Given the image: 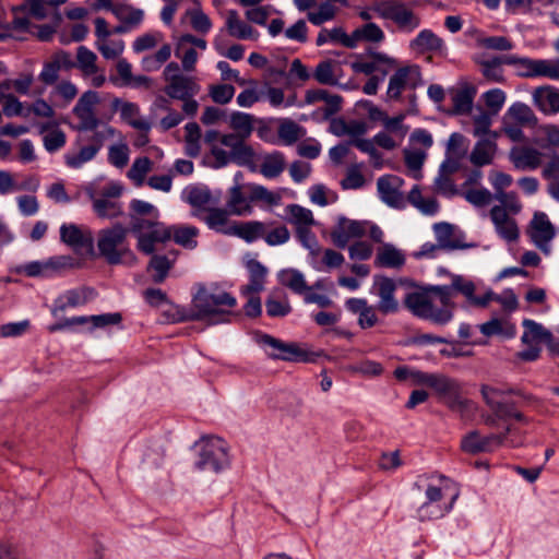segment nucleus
I'll return each mask as SVG.
<instances>
[{
  "label": "nucleus",
  "mask_w": 559,
  "mask_h": 559,
  "mask_svg": "<svg viewBox=\"0 0 559 559\" xmlns=\"http://www.w3.org/2000/svg\"><path fill=\"white\" fill-rule=\"evenodd\" d=\"M237 306L236 298L221 289L211 290L200 286L193 295L189 308L177 310L176 321H203L209 325L230 322L231 309Z\"/></svg>",
  "instance_id": "nucleus-1"
},
{
  "label": "nucleus",
  "mask_w": 559,
  "mask_h": 559,
  "mask_svg": "<svg viewBox=\"0 0 559 559\" xmlns=\"http://www.w3.org/2000/svg\"><path fill=\"white\" fill-rule=\"evenodd\" d=\"M197 452L194 467L201 472L219 474L230 465L226 442L215 436L202 437L193 445Z\"/></svg>",
  "instance_id": "nucleus-2"
},
{
  "label": "nucleus",
  "mask_w": 559,
  "mask_h": 559,
  "mask_svg": "<svg viewBox=\"0 0 559 559\" xmlns=\"http://www.w3.org/2000/svg\"><path fill=\"white\" fill-rule=\"evenodd\" d=\"M131 233L130 227L116 223L111 227L100 229L97 236V248L99 255L110 265L122 263L127 257L133 253L127 241Z\"/></svg>",
  "instance_id": "nucleus-3"
},
{
  "label": "nucleus",
  "mask_w": 559,
  "mask_h": 559,
  "mask_svg": "<svg viewBox=\"0 0 559 559\" xmlns=\"http://www.w3.org/2000/svg\"><path fill=\"white\" fill-rule=\"evenodd\" d=\"M130 229L138 240L136 249L146 255L155 253L158 243L170 240L168 226L158 219L131 216Z\"/></svg>",
  "instance_id": "nucleus-4"
},
{
  "label": "nucleus",
  "mask_w": 559,
  "mask_h": 559,
  "mask_svg": "<svg viewBox=\"0 0 559 559\" xmlns=\"http://www.w3.org/2000/svg\"><path fill=\"white\" fill-rule=\"evenodd\" d=\"M257 343L264 349L266 356L273 360L290 362H313L319 354L301 348L297 343L284 342L267 333H259Z\"/></svg>",
  "instance_id": "nucleus-5"
},
{
  "label": "nucleus",
  "mask_w": 559,
  "mask_h": 559,
  "mask_svg": "<svg viewBox=\"0 0 559 559\" xmlns=\"http://www.w3.org/2000/svg\"><path fill=\"white\" fill-rule=\"evenodd\" d=\"M538 118L533 109L521 102L513 103L502 117L501 132L512 142H523L525 134L523 128H535Z\"/></svg>",
  "instance_id": "nucleus-6"
},
{
  "label": "nucleus",
  "mask_w": 559,
  "mask_h": 559,
  "mask_svg": "<svg viewBox=\"0 0 559 559\" xmlns=\"http://www.w3.org/2000/svg\"><path fill=\"white\" fill-rule=\"evenodd\" d=\"M405 307L415 316L429 320L435 324L444 325L451 321V313L447 309H436L428 292H411L405 295Z\"/></svg>",
  "instance_id": "nucleus-7"
},
{
  "label": "nucleus",
  "mask_w": 559,
  "mask_h": 559,
  "mask_svg": "<svg viewBox=\"0 0 559 559\" xmlns=\"http://www.w3.org/2000/svg\"><path fill=\"white\" fill-rule=\"evenodd\" d=\"M508 66H513L521 78H548L559 80V59H531L527 57L508 56Z\"/></svg>",
  "instance_id": "nucleus-8"
},
{
  "label": "nucleus",
  "mask_w": 559,
  "mask_h": 559,
  "mask_svg": "<svg viewBox=\"0 0 559 559\" xmlns=\"http://www.w3.org/2000/svg\"><path fill=\"white\" fill-rule=\"evenodd\" d=\"M372 9L381 19L393 21L403 32L412 33L420 25L419 16L403 2L383 0L376 3Z\"/></svg>",
  "instance_id": "nucleus-9"
},
{
  "label": "nucleus",
  "mask_w": 559,
  "mask_h": 559,
  "mask_svg": "<svg viewBox=\"0 0 559 559\" xmlns=\"http://www.w3.org/2000/svg\"><path fill=\"white\" fill-rule=\"evenodd\" d=\"M106 134L103 131H95L88 138L79 134L74 141L76 152H68L64 155V163L73 169L81 168L85 163L95 158L104 146Z\"/></svg>",
  "instance_id": "nucleus-10"
},
{
  "label": "nucleus",
  "mask_w": 559,
  "mask_h": 559,
  "mask_svg": "<svg viewBox=\"0 0 559 559\" xmlns=\"http://www.w3.org/2000/svg\"><path fill=\"white\" fill-rule=\"evenodd\" d=\"M100 103V97L96 91L88 90L78 99L72 109L73 115L79 119L74 128L78 132L97 131L100 120L96 114V106Z\"/></svg>",
  "instance_id": "nucleus-11"
},
{
  "label": "nucleus",
  "mask_w": 559,
  "mask_h": 559,
  "mask_svg": "<svg viewBox=\"0 0 559 559\" xmlns=\"http://www.w3.org/2000/svg\"><path fill=\"white\" fill-rule=\"evenodd\" d=\"M480 393L486 405L496 415V417L501 420L508 419V414L514 405L513 402L506 401L504 396L513 394L526 399V396L522 394L520 390L508 385L495 386L489 384H481Z\"/></svg>",
  "instance_id": "nucleus-12"
},
{
  "label": "nucleus",
  "mask_w": 559,
  "mask_h": 559,
  "mask_svg": "<svg viewBox=\"0 0 559 559\" xmlns=\"http://www.w3.org/2000/svg\"><path fill=\"white\" fill-rule=\"evenodd\" d=\"M421 84V73L418 66H406L399 68L389 80L386 97L389 99H400L405 87L415 90Z\"/></svg>",
  "instance_id": "nucleus-13"
},
{
  "label": "nucleus",
  "mask_w": 559,
  "mask_h": 559,
  "mask_svg": "<svg viewBox=\"0 0 559 559\" xmlns=\"http://www.w3.org/2000/svg\"><path fill=\"white\" fill-rule=\"evenodd\" d=\"M60 240L78 253L94 254V237L90 229H82L75 224H62Z\"/></svg>",
  "instance_id": "nucleus-14"
},
{
  "label": "nucleus",
  "mask_w": 559,
  "mask_h": 559,
  "mask_svg": "<svg viewBox=\"0 0 559 559\" xmlns=\"http://www.w3.org/2000/svg\"><path fill=\"white\" fill-rule=\"evenodd\" d=\"M456 498L457 495L448 497L443 491H427V500L418 509L419 519L426 521L444 516L452 509Z\"/></svg>",
  "instance_id": "nucleus-15"
},
{
  "label": "nucleus",
  "mask_w": 559,
  "mask_h": 559,
  "mask_svg": "<svg viewBox=\"0 0 559 559\" xmlns=\"http://www.w3.org/2000/svg\"><path fill=\"white\" fill-rule=\"evenodd\" d=\"M373 289L379 297L377 309L382 314L396 313L400 310L399 300L395 298L397 285L394 280L386 276H376Z\"/></svg>",
  "instance_id": "nucleus-16"
},
{
  "label": "nucleus",
  "mask_w": 559,
  "mask_h": 559,
  "mask_svg": "<svg viewBox=\"0 0 559 559\" xmlns=\"http://www.w3.org/2000/svg\"><path fill=\"white\" fill-rule=\"evenodd\" d=\"M369 222L365 221H353L346 217H340L337 224L331 231V238L333 243L344 249L349 240L354 238H361L368 230Z\"/></svg>",
  "instance_id": "nucleus-17"
},
{
  "label": "nucleus",
  "mask_w": 559,
  "mask_h": 559,
  "mask_svg": "<svg viewBox=\"0 0 559 559\" xmlns=\"http://www.w3.org/2000/svg\"><path fill=\"white\" fill-rule=\"evenodd\" d=\"M228 209L217 207L215 205L206 209L204 213L192 212V216L202 221L209 229L215 233L231 236L234 231V223H230Z\"/></svg>",
  "instance_id": "nucleus-18"
},
{
  "label": "nucleus",
  "mask_w": 559,
  "mask_h": 559,
  "mask_svg": "<svg viewBox=\"0 0 559 559\" xmlns=\"http://www.w3.org/2000/svg\"><path fill=\"white\" fill-rule=\"evenodd\" d=\"M403 179L394 175H384L378 178L377 189L380 199L391 207L402 209L405 206V199L400 191Z\"/></svg>",
  "instance_id": "nucleus-19"
},
{
  "label": "nucleus",
  "mask_w": 559,
  "mask_h": 559,
  "mask_svg": "<svg viewBox=\"0 0 559 559\" xmlns=\"http://www.w3.org/2000/svg\"><path fill=\"white\" fill-rule=\"evenodd\" d=\"M452 285L454 293L457 292L462 294L466 298L468 305L474 307L485 308L491 300H500V297L497 296L491 289H488L483 296H476L475 284L462 275H453Z\"/></svg>",
  "instance_id": "nucleus-20"
},
{
  "label": "nucleus",
  "mask_w": 559,
  "mask_h": 559,
  "mask_svg": "<svg viewBox=\"0 0 559 559\" xmlns=\"http://www.w3.org/2000/svg\"><path fill=\"white\" fill-rule=\"evenodd\" d=\"M555 234V228L548 216L543 212H536L531 222V239L536 247L548 253V245L554 239Z\"/></svg>",
  "instance_id": "nucleus-21"
},
{
  "label": "nucleus",
  "mask_w": 559,
  "mask_h": 559,
  "mask_svg": "<svg viewBox=\"0 0 559 559\" xmlns=\"http://www.w3.org/2000/svg\"><path fill=\"white\" fill-rule=\"evenodd\" d=\"M502 439L503 436H496V433L483 437L478 431H472L462 439L461 447L466 453L471 454L492 452L502 447Z\"/></svg>",
  "instance_id": "nucleus-22"
},
{
  "label": "nucleus",
  "mask_w": 559,
  "mask_h": 559,
  "mask_svg": "<svg viewBox=\"0 0 559 559\" xmlns=\"http://www.w3.org/2000/svg\"><path fill=\"white\" fill-rule=\"evenodd\" d=\"M201 91V86L194 76L180 75L170 78L164 87L165 94L173 99H185L195 97Z\"/></svg>",
  "instance_id": "nucleus-23"
},
{
  "label": "nucleus",
  "mask_w": 559,
  "mask_h": 559,
  "mask_svg": "<svg viewBox=\"0 0 559 559\" xmlns=\"http://www.w3.org/2000/svg\"><path fill=\"white\" fill-rule=\"evenodd\" d=\"M490 218L495 225L497 234L508 242L516 241L519 238V228L515 219L511 218L507 211L495 205L490 210Z\"/></svg>",
  "instance_id": "nucleus-24"
},
{
  "label": "nucleus",
  "mask_w": 559,
  "mask_h": 559,
  "mask_svg": "<svg viewBox=\"0 0 559 559\" xmlns=\"http://www.w3.org/2000/svg\"><path fill=\"white\" fill-rule=\"evenodd\" d=\"M430 388H432L450 407L462 404L461 386L456 380L436 373Z\"/></svg>",
  "instance_id": "nucleus-25"
},
{
  "label": "nucleus",
  "mask_w": 559,
  "mask_h": 559,
  "mask_svg": "<svg viewBox=\"0 0 559 559\" xmlns=\"http://www.w3.org/2000/svg\"><path fill=\"white\" fill-rule=\"evenodd\" d=\"M96 296V292L92 287H81L69 289L55 301L52 314L57 316L60 311H64L67 308H74L81 305H85Z\"/></svg>",
  "instance_id": "nucleus-26"
},
{
  "label": "nucleus",
  "mask_w": 559,
  "mask_h": 559,
  "mask_svg": "<svg viewBox=\"0 0 559 559\" xmlns=\"http://www.w3.org/2000/svg\"><path fill=\"white\" fill-rule=\"evenodd\" d=\"M534 106L546 116L559 112V88L546 85L536 87L532 94Z\"/></svg>",
  "instance_id": "nucleus-27"
},
{
  "label": "nucleus",
  "mask_w": 559,
  "mask_h": 559,
  "mask_svg": "<svg viewBox=\"0 0 559 559\" xmlns=\"http://www.w3.org/2000/svg\"><path fill=\"white\" fill-rule=\"evenodd\" d=\"M509 157L513 166L520 170H534L538 168L542 163V153L530 146L512 147Z\"/></svg>",
  "instance_id": "nucleus-28"
},
{
  "label": "nucleus",
  "mask_w": 559,
  "mask_h": 559,
  "mask_svg": "<svg viewBox=\"0 0 559 559\" xmlns=\"http://www.w3.org/2000/svg\"><path fill=\"white\" fill-rule=\"evenodd\" d=\"M433 231L438 243L445 251L467 249L475 246L473 243L463 242L461 237L455 235L454 226L449 223H436L433 225Z\"/></svg>",
  "instance_id": "nucleus-29"
},
{
  "label": "nucleus",
  "mask_w": 559,
  "mask_h": 559,
  "mask_svg": "<svg viewBox=\"0 0 559 559\" xmlns=\"http://www.w3.org/2000/svg\"><path fill=\"white\" fill-rule=\"evenodd\" d=\"M345 306L348 311L358 314V325L361 329H370L378 323L377 306L369 305L366 299L349 298L346 300Z\"/></svg>",
  "instance_id": "nucleus-30"
},
{
  "label": "nucleus",
  "mask_w": 559,
  "mask_h": 559,
  "mask_svg": "<svg viewBox=\"0 0 559 559\" xmlns=\"http://www.w3.org/2000/svg\"><path fill=\"white\" fill-rule=\"evenodd\" d=\"M524 332L522 334V343L525 345H539L540 343H546L552 352H556L558 345L552 344V334L550 331L546 330L542 324L525 319L523 321Z\"/></svg>",
  "instance_id": "nucleus-31"
},
{
  "label": "nucleus",
  "mask_w": 559,
  "mask_h": 559,
  "mask_svg": "<svg viewBox=\"0 0 559 559\" xmlns=\"http://www.w3.org/2000/svg\"><path fill=\"white\" fill-rule=\"evenodd\" d=\"M369 56L372 58L371 61H367L361 56H359L355 61L350 63L352 70L355 73H361L371 76L374 75L373 73L379 69V63H383L390 67L396 66V60L386 53L370 50Z\"/></svg>",
  "instance_id": "nucleus-32"
},
{
  "label": "nucleus",
  "mask_w": 559,
  "mask_h": 559,
  "mask_svg": "<svg viewBox=\"0 0 559 559\" xmlns=\"http://www.w3.org/2000/svg\"><path fill=\"white\" fill-rule=\"evenodd\" d=\"M249 271V283L241 287V294L249 296L264 289L267 269L258 260H250L247 263Z\"/></svg>",
  "instance_id": "nucleus-33"
},
{
  "label": "nucleus",
  "mask_w": 559,
  "mask_h": 559,
  "mask_svg": "<svg viewBox=\"0 0 559 559\" xmlns=\"http://www.w3.org/2000/svg\"><path fill=\"white\" fill-rule=\"evenodd\" d=\"M506 60H508V56L492 57L490 59L474 58V61L481 67L483 76L490 82L497 83L504 81L502 64H508Z\"/></svg>",
  "instance_id": "nucleus-34"
},
{
  "label": "nucleus",
  "mask_w": 559,
  "mask_h": 559,
  "mask_svg": "<svg viewBox=\"0 0 559 559\" xmlns=\"http://www.w3.org/2000/svg\"><path fill=\"white\" fill-rule=\"evenodd\" d=\"M170 233V239L186 248L193 250L198 247L197 237L199 236V229L191 225H170L168 226Z\"/></svg>",
  "instance_id": "nucleus-35"
},
{
  "label": "nucleus",
  "mask_w": 559,
  "mask_h": 559,
  "mask_svg": "<svg viewBox=\"0 0 559 559\" xmlns=\"http://www.w3.org/2000/svg\"><path fill=\"white\" fill-rule=\"evenodd\" d=\"M187 202L195 209L194 212L204 213L207 207L216 205L218 200L213 199L207 187H190L187 189Z\"/></svg>",
  "instance_id": "nucleus-36"
},
{
  "label": "nucleus",
  "mask_w": 559,
  "mask_h": 559,
  "mask_svg": "<svg viewBox=\"0 0 559 559\" xmlns=\"http://www.w3.org/2000/svg\"><path fill=\"white\" fill-rule=\"evenodd\" d=\"M497 152V143H493L492 140H485L484 138L479 139L471 155L469 160L473 165L477 167H481L485 165L491 164Z\"/></svg>",
  "instance_id": "nucleus-37"
},
{
  "label": "nucleus",
  "mask_w": 559,
  "mask_h": 559,
  "mask_svg": "<svg viewBox=\"0 0 559 559\" xmlns=\"http://www.w3.org/2000/svg\"><path fill=\"white\" fill-rule=\"evenodd\" d=\"M250 197L247 198L241 191V187L236 185L229 189V198L226 207L231 215L242 216L252 213Z\"/></svg>",
  "instance_id": "nucleus-38"
},
{
  "label": "nucleus",
  "mask_w": 559,
  "mask_h": 559,
  "mask_svg": "<svg viewBox=\"0 0 559 559\" xmlns=\"http://www.w3.org/2000/svg\"><path fill=\"white\" fill-rule=\"evenodd\" d=\"M265 224L259 221L245 223L234 222V231L231 236H237L246 242L251 243L260 238H264Z\"/></svg>",
  "instance_id": "nucleus-39"
},
{
  "label": "nucleus",
  "mask_w": 559,
  "mask_h": 559,
  "mask_svg": "<svg viewBox=\"0 0 559 559\" xmlns=\"http://www.w3.org/2000/svg\"><path fill=\"white\" fill-rule=\"evenodd\" d=\"M374 263L382 267L399 269L404 265L405 257L393 245L385 243L378 250Z\"/></svg>",
  "instance_id": "nucleus-40"
},
{
  "label": "nucleus",
  "mask_w": 559,
  "mask_h": 559,
  "mask_svg": "<svg viewBox=\"0 0 559 559\" xmlns=\"http://www.w3.org/2000/svg\"><path fill=\"white\" fill-rule=\"evenodd\" d=\"M280 283L298 295H304L309 290V286L304 274L296 269L282 270L278 273Z\"/></svg>",
  "instance_id": "nucleus-41"
},
{
  "label": "nucleus",
  "mask_w": 559,
  "mask_h": 559,
  "mask_svg": "<svg viewBox=\"0 0 559 559\" xmlns=\"http://www.w3.org/2000/svg\"><path fill=\"white\" fill-rule=\"evenodd\" d=\"M226 28L230 36L238 39H249L254 33V29L249 24L239 19L236 10L227 12Z\"/></svg>",
  "instance_id": "nucleus-42"
},
{
  "label": "nucleus",
  "mask_w": 559,
  "mask_h": 559,
  "mask_svg": "<svg viewBox=\"0 0 559 559\" xmlns=\"http://www.w3.org/2000/svg\"><path fill=\"white\" fill-rule=\"evenodd\" d=\"M453 486L452 479L438 473L419 475L414 483L415 489H449Z\"/></svg>",
  "instance_id": "nucleus-43"
},
{
  "label": "nucleus",
  "mask_w": 559,
  "mask_h": 559,
  "mask_svg": "<svg viewBox=\"0 0 559 559\" xmlns=\"http://www.w3.org/2000/svg\"><path fill=\"white\" fill-rule=\"evenodd\" d=\"M285 169V157L281 152H273L264 156L260 166V173L265 178H276Z\"/></svg>",
  "instance_id": "nucleus-44"
},
{
  "label": "nucleus",
  "mask_w": 559,
  "mask_h": 559,
  "mask_svg": "<svg viewBox=\"0 0 559 559\" xmlns=\"http://www.w3.org/2000/svg\"><path fill=\"white\" fill-rule=\"evenodd\" d=\"M152 258L147 265V271L153 272L152 281L156 284L163 283L170 269L173 267V262L166 257L162 254H151Z\"/></svg>",
  "instance_id": "nucleus-45"
},
{
  "label": "nucleus",
  "mask_w": 559,
  "mask_h": 559,
  "mask_svg": "<svg viewBox=\"0 0 559 559\" xmlns=\"http://www.w3.org/2000/svg\"><path fill=\"white\" fill-rule=\"evenodd\" d=\"M442 46L443 40L430 29H423L411 41V47L420 51L439 50L442 48Z\"/></svg>",
  "instance_id": "nucleus-46"
},
{
  "label": "nucleus",
  "mask_w": 559,
  "mask_h": 559,
  "mask_svg": "<svg viewBox=\"0 0 559 559\" xmlns=\"http://www.w3.org/2000/svg\"><path fill=\"white\" fill-rule=\"evenodd\" d=\"M97 56L85 46H79L76 50V68L84 76L94 75L97 72Z\"/></svg>",
  "instance_id": "nucleus-47"
},
{
  "label": "nucleus",
  "mask_w": 559,
  "mask_h": 559,
  "mask_svg": "<svg viewBox=\"0 0 559 559\" xmlns=\"http://www.w3.org/2000/svg\"><path fill=\"white\" fill-rule=\"evenodd\" d=\"M93 210L100 218H117L123 214L120 202L110 201L109 199L99 198L93 201Z\"/></svg>",
  "instance_id": "nucleus-48"
},
{
  "label": "nucleus",
  "mask_w": 559,
  "mask_h": 559,
  "mask_svg": "<svg viewBox=\"0 0 559 559\" xmlns=\"http://www.w3.org/2000/svg\"><path fill=\"white\" fill-rule=\"evenodd\" d=\"M286 213L289 215L288 222L294 224L296 228L316 224L312 212L299 204H289L286 206Z\"/></svg>",
  "instance_id": "nucleus-49"
},
{
  "label": "nucleus",
  "mask_w": 559,
  "mask_h": 559,
  "mask_svg": "<svg viewBox=\"0 0 559 559\" xmlns=\"http://www.w3.org/2000/svg\"><path fill=\"white\" fill-rule=\"evenodd\" d=\"M152 166V160L146 156L135 158L127 176L136 187H141L145 182V176L151 171Z\"/></svg>",
  "instance_id": "nucleus-50"
},
{
  "label": "nucleus",
  "mask_w": 559,
  "mask_h": 559,
  "mask_svg": "<svg viewBox=\"0 0 559 559\" xmlns=\"http://www.w3.org/2000/svg\"><path fill=\"white\" fill-rule=\"evenodd\" d=\"M186 16L189 17L192 29L202 35L207 34L213 26L210 16L200 7L187 10Z\"/></svg>",
  "instance_id": "nucleus-51"
},
{
  "label": "nucleus",
  "mask_w": 559,
  "mask_h": 559,
  "mask_svg": "<svg viewBox=\"0 0 559 559\" xmlns=\"http://www.w3.org/2000/svg\"><path fill=\"white\" fill-rule=\"evenodd\" d=\"M460 195L476 207H484L490 204L495 199V194L486 188H469L461 190Z\"/></svg>",
  "instance_id": "nucleus-52"
},
{
  "label": "nucleus",
  "mask_w": 559,
  "mask_h": 559,
  "mask_svg": "<svg viewBox=\"0 0 559 559\" xmlns=\"http://www.w3.org/2000/svg\"><path fill=\"white\" fill-rule=\"evenodd\" d=\"M335 62L332 60H323L319 62L313 71V79L323 85L334 86L338 83L334 74Z\"/></svg>",
  "instance_id": "nucleus-53"
},
{
  "label": "nucleus",
  "mask_w": 559,
  "mask_h": 559,
  "mask_svg": "<svg viewBox=\"0 0 559 559\" xmlns=\"http://www.w3.org/2000/svg\"><path fill=\"white\" fill-rule=\"evenodd\" d=\"M120 115L131 127L140 131L148 132L151 124L143 119H133L139 115V106L134 103H123L120 108Z\"/></svg>",
  "instance_id": "nucleus-54"
},
{
  "label": "nucleus",
  "mask_w": 559,
  "mask_h": 559,
  "mask_svg": "<svg viewBox=\"0 0 559 559\" xmlns=\"http://www.w3.org/2000/svg\"><path fill=\"white\" fill-rule=\"evenodd\" d=\"M426 290L439 297L441 302V307L439 309L449 310L452 319L453 311L455 309V304L452 301V298L454 296L453 285H432L428 286Z\"/></svg>",
  "instance_id": "nucleus-55"
},
{
  "label": "nucleus",
  "mask_w": 559,
  "mask_h": 559,
  "mask_svg": "<svg viewBox=\"0 0 559 559\" xmlns=\"http://www.w3.org/2000/svg\"><path fill=\"white\" fill-rule=\"evenodd\" d=\"M475 92L472 88H462L452 96L453 114H468L473 107Z\"/></svg>",
  "instance_id": "nucleus-56"
},
{
  "label": "nucleus",
  "mask_w": 559,
  "mask_h": 559,
  "mask_svg": "<svg viewBox=\"0 0 559 559\" xmlns=\"http://www.w3.org/2000/svg\"><path fill=\"white\" fill-rule=\"evenodd\" d=\"M265 309L269 317L283 318L292 312V306L286 295L276 299L274 293L265 299Z\"/></svg>",
  "instance_id": "nucleus-57"
},
{
  "label": "nucleus",
  "mask_w": 559,
  "mask_h": 559,
  "mask_svg": "<svg viewBox=\"0 0 559 559\" xmlns=\"http://www.w3.org/2000/svg\"><path fill=\"white\" fill-rule=\"evenodd\" d=\"M230 127L236 133L249 138L253 131L252 116L241 111H235L230 116Z\"/></svg>",
  "instance_id": "nucleus-58"
},
{
  "label": "nucleus",
  "mask_w": 559,
  "mask_h": 559,
  "mask_svg": "<svg viewBox=\"0 0 559 559\" xmlns=\"http://www.w3.org/2000/svg\"><path fill=\"white\" fill-rule=\"evenodd\" d=\"M476 45L496 51H509L513 48V43L504 36H480L476 38Z\"/></svg>",
  "instance_id": "nucleus-59"
},
{
  "label": "nucleus",
  "mask_w": 559,
  "mask_h": 559,
  "mask_svg": "<svg viewBox=\"0 0 559 559\" xmlns=\"http://www.w3.org/2000/svg\"><path fill=\"white\" fill-rule=\"evenodd\" d=\"M48 277H51L64 270L76 266L75 259L71 255H55L46 260Z\"/></svg>",
  "instance_id": "nucleus-60"
},
{
  "label": "nucleus",
  "mask_w": 559,
  "mask_h": 559,
  "mask_svg": "<svg viewBox=\"0 0 559 559\" xmlns=\"http://www.w3.org/2000/svg\"><path fill=\"white\" fill-rule=\"evenodd\" d=\"M296 235L300 243L309 250L312 257H317L321 252L320 245L316 235L311 231L310 227L302 226L296 228Z\"/></svg>",
  "instance_id": "nucleus-61"
},
{
  "label": "nucleus",
  "mask_w": 559,
  "mask_h": 559,
  "mask_svg": "<svg viewBox=\"0 0 559 559\" xmlns=\"http://www.w3.org/2000/svg\"><path fill=\"white\" fill-rule=\"evenodd\" d=\"M235 91L230 84H214L210 86L209 95L214 103L226 105L233 99Z\"/></svg>",
  "instance_id": "nucleus-62"
},
{
  "label": "nucleus",
  "mask_w": 559,
  "mask_h": 559,
  "mask_svg": "<svg viewBox=\"0 0 559 559\" xmlns=\"http://www.w3.org/2000/svg\"><path fill=\"white\" fill-rule=\"evenodd\" d=\"M336 14V8L330 2H322L318 11L309 12L307 17L313 25H321L324 22L331 21Z\"/></svg>",
  "instance_id": "nucleus-63"
},
{
  "label": "nucleus",
  "mask_w": 559,
  "mask_h": 559,
  "mask_svg": "<svg viewBox=\"0 0 559 559\" xmlns=\"http://www.w3.org/2000/svg\"><path fill=\"white\" fill-rule=\"evenodd\" d=\"M96 47L105 59H116L119 57L123 49L124 44L121 39L117 40H97Z\"/></svg>",
  "instance_id": "nucleus-64"
}]
</instances>
